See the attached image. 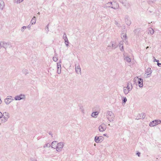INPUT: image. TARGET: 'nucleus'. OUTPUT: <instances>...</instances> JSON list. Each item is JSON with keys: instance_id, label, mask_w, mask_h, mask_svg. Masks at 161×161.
Returning a JSON list of instances; mask_svg holds the SVG:
<instances>
[{"instance_id": "a18cd8bd", "label": "nucleus", "mask_w": 161, "mask_h": 161, "mask_svg": "<svg viewBox=\"0 0 161 161\" xmlns=\"http://www.w3.org/2000/svg\"><path fill=\"white\" fill-rule=\"evenodd\" d=\"M126 37V35H125L123 36V37Z\"/></svg>"}, {"instance_id": "4468645a", "label": "nucleus", "mask_w": 161, "mask_h": 161, "mask_svg": "<svg viewBox=\"0 0 161 161\" xmlns=\"http://www.w3.org/2000/svg\"><path fill=\"white\" fill-rule=\"evenodd\" d=\"M61 62V61H60L59 63H57V72L58 74H60L61 73V67L60 64Z\"/></svg>"}, {"instance_id": "dca6fc26", "label": "nucleus", "mask_w": 161, "mask_h": 161, "mask_svg": "<svg viewBox=\"0 0 161 161\" xmlns=\"http://www.w3.org/2000/svg\"><path fill=\"white\" fill-rule=\"evenodd\" d=\"M5 6L3 0H0V10H3Z\"/></svg>"}, {"instance_id": "9d476101", "label": "nucleus", "mask_w": 161, "mask_h": 161, "mask_svg": "<svg viewBox=\"0 0 161 161\" xmlns=\"http://www.w3.org/2000/svg\"><path fill=\"white\" fill-rule=\"evenodd\" d=\"M12 97L11 96H8L7 98L4 99V102L6 105H8L10 103L14 100L12 98Z\"/></svg>"}, {"instance_id": "6e6552de", "label": "nucleus", "mask_w": 161, "mask_h": 161, "mask_svg": "<svg viewBox=\"0 0 161 161\" xmlns=\"http://www.w3.org/2000/svg\"><path fill=\"white\" fill-rule=\"evenodd\" d=\"M152 71H153L151 68H147L145 71V73L144 74L145 76L147 78L150 77Z\"/></svg>"}, {"instance_id": "b1692460", "label": "nucleus", "mask_w": 161, "mask_h": 161, "mask_svg": "<svg viewBox=\"0 0 161 161\" xmlns=\"http://www.w3.org/2000/svg\"><path fill=\"white\" fill-rule=\"evenodd\" d=\"M112 5L113 4L112 2H110L107 3L106 4L105 7H110L111 8Z\"/></svg>"}, {"instance_id": "473e14b6", "label": "nucleus", "mask_w": 161, "mask_h": 161, "mask_svg": "<svg viewBox=\"0 0 161 161\" xmlns=\"http://www.w3.org/2000/svg\"><path fill=\"white\" fill-rule=\"evenodd\" d=\"M114 24L118 27H119L120 25L119 23L116 21H115Z\"/></svg>"}, {"instance_id": "58836bf2", "label": "nucleus", "mask_w": 161, "mask_h": 161, "mask_svg": "<svg viewBox=\"0 0 161 161\" xmlns=\"http://www.w3.org/2000/svg\"><path fill=\"white\" fill-rule=\"evenodd\" d=\"M123 42L122 41H121L120 42V45L121 46H123Z\"/></svg>"}, {"instance_id": "7ed1b4c3", "label": "nucleus", "mask_w": 161, "mask_h": 161, "mask_svg": "<svg viewBox=\"0 0 161 161\" xmlns=\"http://www.w3.org/2000/svg\"><path fill=\"white\" fill-rule=\"evenodd\" d=\"M10 117L9 114L7 112H5L3 113V116L1 119V121L2 123H5L8 120V119Z\"/></svg>"}, {"instance_id": "bb28decb", "label": "nucleus", "mask_w": 161, "mask_h": 161, "mask_svg": "<svg viewBox=\"0 0 161 161\" xmlns=\"http://www.w3.org/2000/svg\"><path fill=\"white\" fill-rule=\"evenodd\" d=\"M140 118H139L138 119H144L145 117V115L143 113H141V114H140Z\"/></svg>"}, {"instance_id": "39448f33", "label": "nucleus", "mask_w": 161, "mask_h": 161, "mask_svg": "<svg viewBox=\"0 0 161 161\" xmlns=\"http://www.w3.org/2000/svg\"><path fill=\"white\" fill-rule=\"evenodd\" d=\"M10 43L9 42H6L5 41H1L0 42V48H4L5 50H6L8 47L10 45Z\"/></svg>"}, {"instance_id": "c85d7f7f", "label": "nucleus", "mask_w": 161, "mask_h": 161, "mask_svg": "<svg viewBox=\"0 0 161 161\" xmlns=\"http://www.w3.org/2000/svg\"><path fill=\"white\" fill-rule=\"evenodd\" d=\"M22 72H23V73L25 75H26L28 73V70L26 69H24L22 70Z\"/></svg>"}, {"instance_id": "20e7f679", "label": "nucleus", "mask_w": 161, "mask_h": 161, "mask_svg": "<svg viewBox=\"0 0 161 161\" xmlns=\"http://www.w3.org/2000/svg\"><path fill=\"white\" fill-rule=\"evenodd\" d=\"M137 84L140 87H142L143 86V80L142 78H139L136 76L134 79V81H136Z\"/></svg>"}, {"instance_id": "cd10ccee", "label": "nucleus", "mask_w": 161, "mask_h": 161, "mask_svg": "<svg viewBox=\"0 0 161 161\" xmlns=\"http://www.w3.org/2000/svg\"><path fill=\"white\" fill-rule=\"evenodd\" d=\"M53 60L55 62L57 61L58 59L57 55H55L53 58Z\"/></svg>"}, {"instance_id": "c756f323", "label": "nucleus", "mask_w": 161, "mask_h": 161, "mask_svg": "<svg viewBox=\"0 0 161 161\" xmlns=\"http://www.w3.org/2000/svg\"><path fill=\"white\" fill-rule=\"evenodd\" d=\"M80 109L81 112L83 113H85V110L83 107H81L80 108Z\"/></svg>"}, {"instance_id": "09e8293b", "label": "nucleus", "mask_w": 161, "mask_h": 161, "mask_svg": "<svg viewBox=\"0 0 161 161\" xmlns=\"http://www.w3.org/2000/svg\"><path fill=\"white\" fill-rule=\"evenodd\" d=\"M37 14H40V12H39L37 13Z\"/></svg>"}, {"instance_id": "5701e85b", "label": "nucleus", "mask_w": 161, "mask_h": 161, "mask_svg": "<svg viewBox=\"0 0 161 161\" xmlns=\"http://www.w3.org/2000/svg\"><path fill=\"white\" fill-rule=\"evenodd\" d=\"M125 21L127 25H130L131 24L130 20L127 18L125 19Z\"/></svg>"}, {"instance_id": "a19ab883", "label": "nucleus", "mask_w": 161, "mask_h": 161, "mask_svg": "<svg viewBox=\"0 0 161 161\" xmlns=\"http://www.w3.org/2000/svg\"><path fill=\"white\" fill-rule=\"evenodd\" d=\"M31 26L30 25H28L27 26H26L27 28H28L29 29H30L31 28Z\"/></svg>"}, {"instance_id": "a878e982", "label": "nucleus", "mask_w": 161, "mask_h": 161, "mask_svg": "<svg viewBox=\"0 0 161 161\" xmlns=\"http://www.w3.org/2000/svg\"><path fill=\"white\" fill-rule=\"evenodd\" d=\"M149 31H150V34H151L152 35H153V33H154V30L151 28H149Z\"/></svg>"}, {"instance_id": "2f4dec72", "label": "nucleus", "mask_w": 161, "mask_h": 161, "mask_svg": "<svg viewBox=\"0 0 161 161\" xmlns=\"http://www.w3.org/2000/svg\"><path fill=\"white\" fill-rule=\"evenodd\" d=\"M27 28L26 26H23L22 27L21 29V30L22 32H24L25 30Z\"/></svg>"}, {"instance_id": "f704fd0d", "label": "nucleus", "mask_w": 161, "mask_h": 161, "mask_svg": "<svg viewBox=\"0 0 161 161\" xmlns=\"http://www.w3.org/2000/svg\"><path fill=\"white\" fill-rule=\"evenodd\" d=\"M119 47L120 48V50L121 51H123L124 50V48H123V46H121L120 45H119Z\"/></svg>"}, {"instance_id": "9b49d317", "label": "nucleus", "mask_w": 161, "mask_h": 161, "mask_svg": "<svg viewBox=\"0 0 161 161\" xmlns=\"http://www.w3.org/2000/svg\"><path fill=\"white\" fill-rule=\"evenodd\" d=\"M103 140V137L102 136H96L95 137L94 141L97 143L101 142Z\"/></svg>"}, {"instance_id": "c9c22d12", "label": "nucleus", "mask_w": 161, "mask_h": 161, "mask_svg": "<svg viewBox=\"0 0 161 161\" xmlns=\"http://www.w3.org/2000/svg\"><path fill=\"white\" fill-rule=\"evenodd\" d=\"M3 116V114L1 112H0V119L2 118Z\"/></svg>"}, {"instance_id": "aec40b11", "label": "nucleus", "mask_w": 161, "mask_h": 161, "mask_svg": "<svg viewBox=\"0 0 161 161\" xmlns=\"http://www.w3.org/2000/svg\"><path fill=\"white\" fill-rule=\"evenodd\" d=\"M124 59L128 63H130L131 61L130 58L128 56H126L125 57L124 56Z\"/></svg>"}, {"instance_id": "8fccbe9b", "label": "nucleus", "mask_w": 161, "mask_h": 161, "mask_svg": "<svg viewBox=\"0 0 161 161\" xmlns=\"http://www.w3.org/2000/svg\"><path fill=\"white\" fill-rule=\"evenodd\" d=\"M108 47H111V46H108Z\"/></svg>"}, {"instance_id": "f8f14e48", "label": "nucleus", "mask_w": 161, "mask_h": 161, "mask_svg": "<svg viewBox=\"0 0 161 161\" xmlns=\"http://www.w3.org/2000/svg\"><path fill=\"white\" fill-rule=\"evenodd\" d=\"M25 98V97L24 95L21 94L19 95L16 96L14 97V99L15 100H20L22 99H24Z\"/></svg>"}, {"instance_id": "e433bc0d", "label": "nucleus", "mask_w": 161, "mask_h": 161, "mask_svg": "<svg viewBox=\"0 0 161 161\" xmlns=\"http://www.w3.org/2000/svg\"><path fill=\"white\" fill-rule=\"evenodd\" d=\"M153 58L154 59V60L153 61L154 62H157L158 63L159 62V60H157V59H156L154 57H153Z\"/></svg>"}, {"instance_id": "4c0bfd02", "label": "nucleus", "mask_w": 161, "mask_h": 161, "mask_svg": "<svg viewBox=\"0 0 161 161\" xmlns=\"http://www.w3.org/2000/svg\"><path fill=\"white\" fill-rule=\"evenodd\" d=\"M156 0H149V1L150 3H153L154 2H155Z\"/></svg>"}, {"instance_id": "f03ea898", "label": "nucleus", "mask_w": 161, "mask_h": 161, "mask_svg": "<svg viewBox=\"0 0 161 161\" xmlns=\"http://www.w3.org/2000/svg\"><path fill=\"white\" fill-rule=\"evenodd\" d=\"M133 88L132 84L130 82L127 83V86L123 87L124 93L125 95L128 94Z\"/></svg>"}, {"instance_id": "f3484780", "label": "nucleus", "mask_w": 161, "mask_h": 161, "mask_svg": "<svg viewBox=\"0 0 161 161\" xmlns=\"http://www.w3.org/2000/svg\"><path fill=\"white\" fill-rule=\"evenodd\" d=\"M75 71L78 74H81V69L79 65L75 66Z\"/></svg>"}, {"instance_id": "ddd939ff", "label": "nucleus", "mask_w": 161, "mask_h": 161, "mask_svg": "<svg viewBox=\"0 0 161 161\" xmlns=\"http://www.w3.org/2000/svg\"><path fill=\"white\" fill-rule=\"evenodd\" d=\"M63 39H64V43L66 46L67 47H68L69 46V40L68 39L67 35L65 33H64V34L63 36Z\"/></svg>"}, {"instance_id": "0eeeda50", "label": "nucleus", "mask_w": 161, "mask_h": 161, "mask_svg": "<svg viewBox=\"0 0 161 161\" xmlns=\"http://www.w3.org/2000/svg\"><path fill=\"white\" fill-rule=\"evenodd\" d=\"M161 123V120L159 119H156L150 122L149 124V125L150 127H153L160 124Z\"/></svg>"}, {"instance_id": "393cba45", "label": "nucleus", "mask_w": 161, "mask_h": 161, "mask_svg": "<svg viewBox=\"0 0 161 161\" xmlns=\"http://www.w3.org/2000/svg\"><path fill=\"white\" fill-rule=\"evenodd\" d=\"M127 101V99L126 97H123L122 99V104L124 105L125 103Z\"/></svg>"}, {"instance_id": "ea45409f", "label": "nucleus", "mask_w": 161, "mask_h": 161, "mask_svg": "<svg viewBox=\"0 0 161 161\" xmlns=\"http://www.w3.org/2000/svg\"><path fill=\"white\" fill-rule=\"evenodd\" d=\"M140 154L141 153L140 152H137V153H136V155H137L138 157L140 156Z\"/></svg>"}, {"instance_id": "6ab92c4d", "label": "nucleus", "mask_w": 161, "mask_h": 161, "mask_svg": "<svg viewBox=\"0 0 161 161\" xmlns=\"http://www.w3.org/2000/svg\"><path fill=\"white\" fill-rule=\"evenodd\" d=\"M36 18L35 16H34L32 18V19L31 21V25H34L36 22Z\"/></svg>"}, {"instance_id": "c03bdc74", "label": "nucleus", "mask_w": 161, "mask_h": 161, "mask_svg": "<svg viewBox=\"0 0 161 161\" xmlns=\"http://www.w3.org/2000/svg\"><path fill=\"white\" fill-rule=\"evenodd\" d=\"M103 136H107V134H104L103 135Z\"/></svg>"}, {"instance_id": "3c124183", "label": "nucleus", "mask_w": 161, "mask_h": 161, "mask_svg": "<svg viewBox=\"0 0 161 161\" xmlns=\"http://www.w3.org/2000/svg\"><path fill=\"white\" fill-rule=\"evenodd\" d=\"M47 29H48V26H47Z\"/></svg>"}, {"instance_id": "79ce46f5", "label": "nucleus", "mask_w": 161, "mask_h": 161, "mask_svg": "<svg viewBox=\"0 0 161 161\" xmlns=\"http://www.w3.org/2000/svg\"><path fill=\"white\" fill-rule=\"evenodd\" d=\"M157 65L159 66V67H161V64L160 63H158H158H157Z\"/></svg>"}, {"instance_id": "37998d69", "label": "nucleus", "mask_w": 161, "mask_h": 161, "mask_svg": "<svg viewBox=\"0 0 161 161\" xmlns=\"http://www.w3.org/2000/svg\"><path fill=\"white\" fill-rule=\"evenodd\" d=\"M2 101L1 99V98H0V104H1L2 103Z\"/></svg>"}, {"instance_id": "423d86ee", "label": "nucleus", "mask_w": 161, "mask_h": 161, "mask_svg": "<svg viewBox=\"0 0 161 161\" xmlns=\"http://www.w3.org/2000/svg\"><path fill=\"white\" fill-rule=\"evenodd\" d=\"M64 145V143L63 142L58 143L56 150L58 152H61Z\"/></svg>"}, {"instance_id": "2eb2a0df", "label": "nucleus", "mask_w": 161, "mask_h": 161, "mask_svg": "<svg viewBox=\"0 0 161 161\" xmlns=\"http://www.w3.org/2000/svg\"><path fill=\"white\" fill-rule=\"evenodd\" d=\"M113 5L112 6L111 8H113L115 9H117L119 8V5L118 3L116 2H114L112 3Z\"/></svg>"}, {"instance_id": "72a5a7b5", "label": "nucleus", "mask_w": 161, "mask_h": 161, "mask_svg": "<svg viewBox=\"0 0 161 161\" xmlns=\"http://www.w3.org/2000/svg\"><path fill=\"white\" fill-rule=\"evenodd\" d=\"M50 146V145L49 143H47L45 145V146H44V147H49Z\"/></svg>"}, {"instance_id": "4be33fe9", "label": "nucleus", "mask_w": 161, "mask_h": 161, "mask_svg": "<svg viewBox=\"0 0 161 161\" xmlns=\"http://www.w3.org/2000/svg\"><path fill=\"white\" fill-rule=\"evenodd\" d=\"M99 113L98 112H95L92 113L91 116L92 117L96 118L97 117V116L98 115Z\"/></svg>"}, {"instance_id": "7c9ffc66", "label": "nucleus", "mask_w": 161, "mask_h": 161, "mask_svg": "<svg viewBox=\"0 0 161 161\" xmlns=\"http://www.w3.org/2000/svg\"><path fill=\"white\" fill-rule=\"evenodd\" d=\"M17 4H19L22 2L24 0H14Z\"/></svg>"}, {"instance_id": "412c9836", "label": "nucleus", "mask_w": 161, "mask_h": 161, "mask_svg": "<svg viewBox=\"0 0 161 161\" xmlns=\"http://www.w3.org/2000/svg\"><path fill=\"white\" fill-rule=\"evenodd\" d=\"M111 47L115 49L117 47L118 44L114 42H111Z\"/></svg>"}, {"instance_id": "49530a36", "label": "nucleus", "mask_w": 161, "mask_h": 161, "mask_svg": "<svg viewBox=\"0 0 161 161\" xmlns=\"http://www.w3.org/2000/svg\"><path fill=\"white\" fill-rule=\"evenodd\" d=\"M49 135H52V133H49Z\"/></svg>"}, {"instance_id": "de8ad7c7", "label": "nucleus", "mask_w": 161, "mask_h": 161, "mask_svg": "<svg viewBox=\"0 0 161 161\" xmlns=\"http://www.w3.org/2000/svg\"><path fill=\"white\" fill-rule=\"evenodd\" d=\"M148 47H146V49H148Z\"/></svg>"}, {"instance_id": "f257e3e1", "label": "nucleus", "mask_w": 161, "mask_h": 161, "mask_svg": "<svg viewBox=\"0 0 161 161\" xmlns=\"http://www.w3.org/2000/svg\"><path fill=\"white\" fill-rule=\"evenodd\" d=\"M106 117L110 122H112L114 120V114L112 111H107L106 112Z\"/></svg>"}, {"instance_id": "a211bd4d", "label": "nucleus", "mask_w": 161, "mask_h": 161, "mask_svg": "<svg viewBox=\"0 0 161 161\" xmlns=\"http://www.w3.org/2000/svg\"><path fill=\"white\" fill-rule=\"evenodd\" d=\"M57 144V142L55 141H53L51 144V147L53 148L56 149Z\"/></svg>"}, {"instance_id": "1a4fd4ad", "label": "nucleus", "mask_w": 161, "mask_h": 161, "mask_svg": "<svg viewBox=\"0 0 161 161\" xmlns=\"http://www.w3.org/2000/svg\"><path fill=\"white\" fill-rule=\"evenodd\" d=\"M106 125L104 123L100 124L98 127V130L100 132H103L105 131L106 129Z\"/></svg>"}]
</instances>
